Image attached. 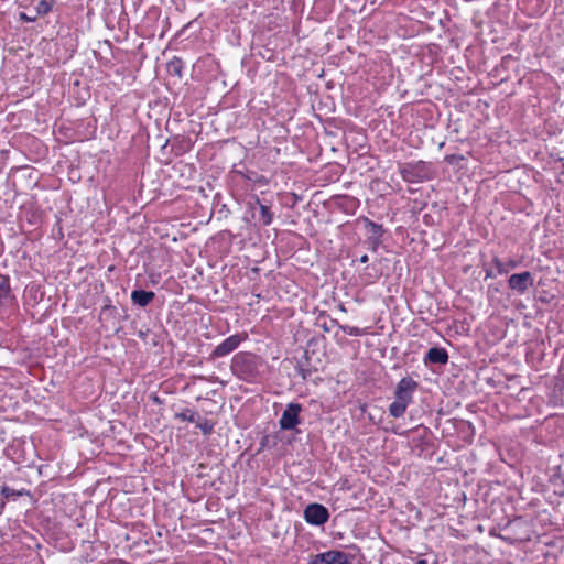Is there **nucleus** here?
Wrapping results in <instances>:
<instances>
[{
    "label": "nucleus",
    "mask_w": 564,
    "mask_h": 564,
    "mask_svg": "<svg viewBox=\"0 0 564 564\" xmlns=\"http://www.w3.org/2000/svg\"><path fill=\"white\" fill-rule=\"evenodd\" d=\"M423 361L425 365H445L448 361V354L445 348L432 347L427 350Z\"/></svg>",
    "instance_id": "obj_9"
},
{
    "label": "nucleus",
    "mask_w": 564,
    "mask_h": 564,
    "mask_svg": "<svg viewBox=\"0 0 564 564\" xmlns=\"http://www.w3.org/2000/svg\"><path fill=\"white\" fill-rule=\"evenodd\" d=\"M53 4H54V0H40V2L37 3L35 10H36V15H45L47 14L52 8H53Z\"/></svg>",
    "instance_id": "obj_15"
},
{
    "label": "nucleus",
    "mask_w": 564,
    "mask_h": 564,
    "mask_svg": "<svg viewBox=\"0 0 564 564\" xmlns=\"http://www.w3.org/2000/svg\"><path fill=\"white\" fill-rule=\"evenodd\" d=\"M10 294V284L9 280L4 276H1L0 281V306L4 303V300L8 299Z\"/></svg>",
    "instance_id": "obj_17"
},
{
    "label": "nucleus",
    "mask_w": 564,
    "mask_h": 564,
    "mask_svg": "<svg viewBox=\"0 0 564 564\" xmlns=\"http://www.w3.org/2000/svg\"><path fill=\"white\" fill-rule=\"evenodd\" d=\"M304 519L312 525H323L329 519L328 509L321 503H310L304 509Z\"/></svg>",
    "instance_id": "obj_4"
},
{
    "label": "nucleus",
    "mask_w": 564,
    "mask_h": 564,
    "mask_svg": "<svg viewBox=\"0 0 564 564\" xmlns=\"http://www.w3.org/2000/svg\"><path fill=\"white\" fill-rule=\"evenodd\" d=\"M20 18H21V20H24V21H28V22H33V21L36 20L37 15L35 14L33 17H30L26 13H21Z\"/></svg>",
    "instance_id": "obj_24"
},
{
    "label": "nucleus",
    "mask_w": 564,
    "mask_h": 564,
    "mask_svg": "<svg viewBox=\"0 0 564 564\" xmlns=\"http://www.w3.org/2000/svg\"><path fill=\"white\" fill-rule=\"evenodd\" d=\"M116 311V308L111 305H105L102 308H101V312H100V317L102 318L104 316L106 315H110L112 314L113 312Z\"/></svg>",
    "instance_id": "obj_22"
},
{
    "label": "nucleus",
    "mask_w": 564,
    "mask_h": 564,
    "mask_svg": "<svg viewBox=\"0 0 564 564\" xmlns=\"http://www.w3.org/2000/svg\"><path fill=\"white\" fill-rule=\"evenodd\" d=\"M368 260H369V258H368V256H367V254H364V256H362V257H360V259H359V261H360L361 263H366V262H368Z\"/></svg>",
    "instance_id": "obj_25"
},
{
    "label": "nucleus",
    "mask_w": 564,
    "mask_h": 564,
    "mask_svg": "<svg viewBox=\"0 0 564 564\" xmlns=\"http://www.w3.org/2000/svg\"><path fill=\"white\" fill-rule=\"evenodd\" d=\"M339 307H340V311L346 312L345 306L343 304Z\"/></svg>",
    "instance_id": "obj_29"
},
{
    "label": "nucleus",
    "mask_w": 564,
    "mask_h": 564,
    "mask_svg": "<svg viewBox=\"0 0 564 564\" xmlns=\"http://www.w3.org/2000/svg\"><path fill=\"white\" fill-rule=\"evenodd\" d=\"M367 242L371 251H377L378 247L381 245V237H369Z\"/></svg>",
    "instance_id": "obj_21"
},
{
    "label": "nucleus",
    "mask_w": 564,
    "mask_h": 564,
    "mask_svg": "<svg viewBox=\"0 0 564 564\" xmlns=\"http://www.w3.org/2000/svg\"><path fill=\"white\" fill-rule=\"evenodd\" d=\"M492 276H494V275H492V273H491V272H487V274H486V279H487V278H492Z\"/></svg>",
    "instance_id": "obj_28"
},
{
    "label": "nucleus",
    "mask_w": 564,
    "mask_h": 564,
    "mask_svg": "<svg viewBox=\"0 0 564 564\" xmlns=\"http://www.w3.org/2000/svg\"><path fill=\"white\" fill-rule=\"evenodd\" d=\"M416 564H427L426 560H419Z\"/></svg>",
    "instance_id": "obj_27"
},
{
    "label": "nucleus",
    "mask_w": 564,
    "mask_h": 564,
    "mask_svg": "<svg viewBox=\"0 0 564 564\" xmlns=\"http://www.w3.org/2000/svg\"><path fill=\"white\" fill-rule=\"evenodd\" d=\"M302 411V405L300 403H289L284 409L280 420L279 425L281 430L291 431L294 430L300 424V413Z\"/></svg>",
    "instance_id": "obj_3"
},
{
    "label": "nucleus",
    "mask_w": 564,
    "mask_h": 564,
    "mask_svg": "<svg viewBox=\"0 0 564 564\" xmlns=\"http://www.w3.org/2000/svg\"><path fill=\"white\" fill-rule=\"evenodd\" d=\"M492 262L499 274H507L509 270L514 269L518 265V262L514 260H509L507 263H503L498 258H495Z\"/></svg>",
    "instance_id": "obj_13"
},
{
    "label": "nucleus",
    "mask_w": 564,
    "mask_h": 564,
    "mask_svg": "<svg viewBox=\"0 0 564 564\" xmlns=\"http://www.w3.org/2000/svg\"><path fill=\"white\" fill-rule=\"evenodd\" d=\"M154 297H155V293L152 291L134 290L131 292L132 303L140 307L148 306L153 301Z\"/></svg>",
    "instance_id": "obj_10"
},
{
    "label": "nucleus",
    "mask_w": 564,
    "mask_h": 564,
    "mask_svg": "<svg viewBox=\"0 0 564 564\" xmlns=\"http://www.w3.org/2000/svg\"><path fill=\"white\" fill-rule=\"evenodd\" d=\"M231 370L239 379L254 382L259 376L258 358L250 352H239L232 358Z\"/></svg>",
    "instance_id": "obj_2"
},
{
    "label": "nucleus",
    "mask_w": 564,
    "mask_h": 564,
    "mask_svg": "<svg viewBox=\"0 0 564 564\" xmlns=\"http://www.w3.org/2000/svg\"><path fill=\"white\" fill-rule=\"evenodd\" d=\"M246 338V334H235L227 337L225 340H223L219 345L215 347V349L212 351L210 357L213 359H216L231 354Z\"/></svg>",
    "instance_id": "obj_5"
},
{
    "label": "nucleus",
    "mask_w": 564,
    "mask_h": 564,
    "mask_svg": "<svg viewBox=\"0 0 564 564\" xmlns=\"http://www.w3.org/2000/svg\"><path fill=\"white\" fill-rule=\"evenodd\" d=\"M111 564H129V563L124 562V561H121V560H118V561L112 562Z\"/></svg>",
    "instance_id": "obj_26"
},
{
    "label": "nucleus",
    "mask_w": 564,
    "mask_h": 564,
    "mask_svg": "<svg viewBox=\"0 0 564 564\" xmlns=\"http://www.w3.org/2000/svg\"><path fill=\"white\" fill-rule=\"evenodd\" d=\"M254 204L259 207V220L263 226H268L273 220V214L271 213L269 206L263 205L258 198Z\"/></svg>",
    "instance_id": "obj_11"
},
{
    "label": "nucleus",
    "mask_w": 564,
    "mask_h": 564,
    "mask_svg": "<svg viewBox=\"0 0 564 564\" xmlns=\"http://www.w3.org/2000/svg\"><path fill=\"white\" fill-rule=\"evenodd\" d=\"M308 564H351L347 554L340 551H327L315 555Z\"/></svg>",
    "instance_id": "obj_8"
},
{
    "label": "nucleus",
    "mask_w": 564,
    "mask_h": 564,
    "mask_svg": "<svg viewBox=\"0 0 564 564\" xmlns=\"http://www.w3.org/2000/svg\"><path fill=\"white\" fill-rule=\"evenodd\" d=\"M400 174L408 183L422 182L425 177V163L420 161L415 164H404L400 167Z\"/></svg>",
    "instance_id": "obj_6"
},
{
    "label": "nucleus",
    "mask_w": 564,
    "mask_h": 564,
    "mask_svg": "<svg viewBox=\"0 0 564 564\" xmlns=\"http://www.w3.org/2000/svg\"><path fill=\"white\" fill-rule=\"evenodd\" d=\"M176 417L181 419L182 421H187L196 424V422L199 420V414L192 410H185L181 413H177Z\"/></svg>",
    "instance_id": "obj_18"
},
{
    "label": "nucleus",
    "mask_w": 564,
    "mask_h": 564,
    "mask_svg": "<svg viewBox=\"0 0 564 564\" xmlns=\"http://www.w3.org/2000/svg\"><path fill=\"white\" fill-rule=\"evenodd\" d=\"M1 494L2 496L6 498V499H15L20 496H23V495H26L29 494L28 490H15V489H12L8 486H3L2 489H1Z\"/></svg>",
    "instance_id": "obj_14"
},
{
    "label": "nucleus",
    "mask_w": 564,
    "mask_h": 564,
    "mask_svg": "<svg viewBox=\"0 0 564 564\" xmlns=\"http://www.w3.org/2000/svg\"><path fill=\"white\" fill-rule=\"evenodd\" d=\"M533 276L529 271L514 273L508 280L509 288L520 294L524 293L529 288L533 286Z\"/></svg>",
    "instance_id": "obj_7"
},
{
    "label": "nucleus",
    "mask_w": 564,
    "mask_h": 564,
    "mask_svg": "<svg viewBox=\"0 0 564 564\" xmlns=\"http://www.w3.org/2000/svg\"><path fill=\"white\" fill-rule=\"evenodd\" d=\"M196 426L198 429H200V431L203 432V434L205 435H209L212 434L213 430H214V424L207 420V419H200L196 422Z\"/></svg>",
    "instance_id": "obj_19"
},
{
    "label": "nucleus",
    "mask_w": 564,
    "mask_h": 564,
    "mask_svg": "<svg viewBox=\"0 0 564 564\" xmlns=\"http://www.w3.org/2000/svg\"><path fill=\"white\" fill-rule=\"evenodd\" d=\"M184 63L180 57H173L166 65L169 74L182 77Z\"/></svg>",
    "instance_id": "obj_12"
},
{
    "label": "nucleus",
    "mask_w": 564,
    "mask_h": 564,
    "mask_svg": "<svg viewBox=\"0 0 564 564\" xmlns=\"http://www.w3.org/2000/svg\"><path fill=\"white\" fill-rule=\"evenodd\" d=\"M554 492L558 496H564V479L561 481V484H555Z\"/></svg>",
    "instance_id": "obj_23"
},
{
    "label": "nucleus",
    "mask_w": 564,
    "mask_h": 564,
    "mask_svg": "<svg viewBox=\"0 0 564 564\" xmlns=\"http://www.w3.org/2000/svg\"><path fill=\"white\" fill-rule=\"evenodd\" d=\"M419 383L411 377L402 378L394 391V401L389 405V414L395 419L401 417L410 403Z\"/></svg>",
    "instance_id": "obj_1"
},
{
    "label": "nucleus",
    "mask_w": 564,
    "mask_h": 564,
    "mask_svg": "<svg viewBox=\"0 0 564 564\" xmlns=\"http://www.w3.org/2000/svg\"><path fill=\"white\" fill-rule=\"evenodd\" d=\"M366 227L367 229L370 231V236L369 237H382L383 235V228H382V225H379L370 219H366Z\"/></svg>",
    "instance_id": "obj_16"
},
{
    "label": "nucleus",
    "mask_w": 564,
    "mask_h": 564,
    "mask_svg": "<svg viewBox=\"0 0 564 564\" xmlns=\"http://www.w3.org/2000/svg\"><path fill=\"white\" fill-rule=\"evenodd\" d=\"M340 328L343 329L344 333L350 336H361L364 334V332L356 326L340 325Z\"/></svg>",
    "instance_id": "obj_20"
}]
</instances>
